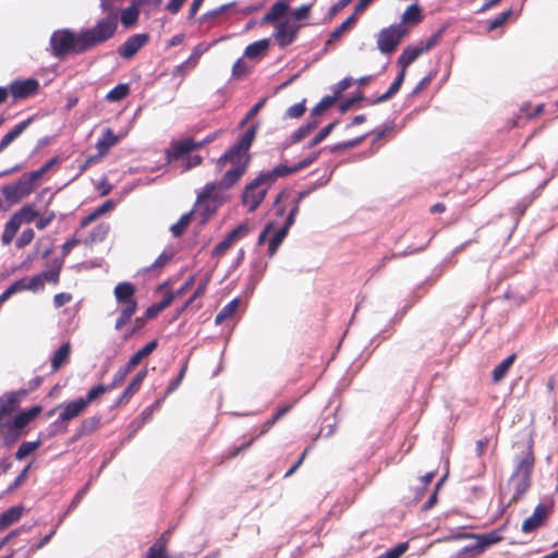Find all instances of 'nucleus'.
Segmentation results:
<instances>
[{"mask_svg": "<svg viewBox=\"0 0 558 558\" xmlns=\"http://www.w3.org/2000/svg\"><path fill=\"white\" fill-rule=\"evenodd\" d=\"M99 422H100V418L97 416H93V417H88V418L84 420L77 429V437H81L83 435L94 432L98 427Z\"/></svg>", "mask_w": 558, "mask_h": 558, "instance_id": "de8ad7c7", "label": "nucleus"}, {"mask_svg": "<svg viewBox=\"0 0 558 558\" xmlns=\"http://www.w3.org/2000/svg\"><path fill=\"white\" fill-rule=\"evenodd\" d=\"M289 5L286 1H277L271 5L269 11L264 15V23H271L281 19L288 11Z\"/></svg>", "mask_w": 558, "mask_h": 558, "instance_id": "cd10ccee", "label": "nucleus"}, {"mask_svg": "<svg viewBox=\"0 0 558 558\" xmlns=\"http://www.w3.org/2000/svg\"><path fill=\"white\" fill-rule=\"evenodd\" d=\"M27 389L5 392L0 397V403L4 404V409L10 414L14 411L15 407L22 401V399L27 396Z\"/></svg>", "mask_w": 558, "mask_h": 558, "instance_id": "dca6fc26", "label": "nucleus"}, {"mask_svg": "<svg viewBox=\"0 0 558 558\" xmlns=\"http://www.w3.org/2000/svg\"><path fill=\"white\" fill-rule=\"evenodd\" d=\"M22 511V507L14 506L0 513V531L16 522L20 519Z\"/></svg>", "mask_w": 558, "mask_h": 558, "instance_id": "a878e982", "label": "nucleus"}, {"mask_svg": "<svg viewBox=\"0 0 558 558\" xmlns=\"http://www.w3.org/2000/svg\"><path fill=\"white\" fill-rule=\"evenodd\" d=\"M278 179L272 170L262 171L247 183L242 192L241 202L247 208L248 213H254L265 199L268 190Z\"/></svg>", "mask_w": 558, "mask_h": 558, "instance_id": "20e7f679", "label": "nucleus"}, {"mask_svg": "<svg viewBox=\"0 0 558 558\" xmlns=\"http://www.w3.org/2000/svg\"><path fill=\"white\" fill-rule=\"evenodd\" d=\"M157 347L158 341L156 339L146 343L142 349H140L130 357V360L128 361L129 366H132L134 368L136 365L141 363L143 359L150 355L156 350Z\"/></svg>", "mask_w": 558, "mask_h": 558, "instance_id": "393cba45", "label": "nucleus"}, {"mask_svg": "<svg viewBox=\"0 0 558 558\" xmlns=\"http://www.w3.org/2000/svg\"><path fill=\"white\" fill-rule=\"evenodd\" d=\"M195 213L199 217V223L205 225L215 214L216 207L208 201L197 202Z\"/></svg>", "mask_w": 558, "mask_h": 558, "instance_id": "2f4dec72", "label": "nucleus"}, {"mask_svg": "<svg viewBox=\"0 0 558 558\" xmlns=\"http://www.w3.org/2000/svg\"><path fill=\"white\" fill-rule=\"evenodd\" d=\"M140 11L136 7L131 5L126 9H123L121 12V22L125 27H130L136 23L138 19Z\"/></svg>", "mask_w": 558, "mask_h": 558, "instance_id": "37998d69", "label": "nucleus"}, {"mask_svg": "<svg viewBox=\"0 0 558 558\" xmlns=\"http://www.w3.org/2000/svg\"><path fill=\"white\" fill-rule=\"evenodd\" d=\"M172 300H173V295L171 293H168L166 294L161 301H159L158 303H155L153 305H150L146 311H145V317L147 319H151L154 318L158 313H160L161 311H163L165 308H167L171 303H172Z\"/></svg>", "mask_w": 558, "mask_h": 558, "instance_id": "72a5a7b5", "label": "nucleus"}, {"mask_svg": "<svg viewBox=\"0 0 558 558\" xmlns=\"http://www.w3.org/2000/svg\"><path fill=\"white\" fill-rule=\"evenodd\" d=\"M40 445L41 440L22 442L15 452V459L19 461L24 460L27 456L38 449Z\"/></svg>", "mask_w": 558, "mask_h": 558, "instance_id": "4c0bfd02", "label": "nucleus"}, {"mask_svg": "<svg viewBox=\"0 0 558 558\" xmlns=\"http://www.w3.org/2000/svg\"><path fill=\"white\" fill-rule=\"evenodd\" d=\"M63 259L62 258H56L53 259L51 266L49 269L41 271L39 275L43 278V281L53 282L58 283L59 276L62 269Z\"/></svg>", "mask_w": 558, "mask_h": 558, "instance_id": "7c9ffc66", "label": "nucleus"}, {"mask_svg": "<svg viewBox=\"0 0 558 558\" xmlns=\"http://www.w3.org/2000/svg\"><path fill=\"white\" fill-rule=\"evenodd\" d=\"M108 391H111L108 387V385H97L95 387H93L86 395L85 398H83V402H84V405L87 408V405L93 402L94 400H96L97 398H99L100 396H102L104 393L108 392Z\"/></svg>", "mask_w": 558, "mask_h": 558, "instance_id": "09e8293b", "label": "nucleus"}, {"mask_svg": "<svg viewBox=\"0 0 558 558\" xmlns=\"http://www.w3.org/2000/svg\"><path fill=\"white\" fill-rule=\"evenodd\" d=\"M148 40V34H134L118 48V53L124 59H131Z\"/></svg>", "mask_w": 558, "mask_h": 558, "instance_id": "9d476101", "label": "nucleus"}, {"mask_svg": "<svg viewBox=\"0 0 558 558\" xmlns=\"http://www.w3.org/2000/svg\"><path fill=\"white\" fill-rule=\"evenodd\" d=\"M548 514V507L544 504H538L531 517L526 518L522 524V531L524 533H531L538 529L545 521Z\"/></svg>", "mask_w": 558, "mask_h": 558, "instance_id": "ddd939ff", "label": "nucleus"}, {"mask_svg": "<svg viewBox=\"0 0 558 558\" xmlns=\"http://www.w3.org/2000/svg\"><path fill=\"white\" fill-rule=\"evenodd\" d=\"M292 407H293V404L280 405L277 409L276 413L263 424L260 432L258 433V435L256 437L265 435L283 415H286L288 412H290Z\"/></svg>", "mask_w": 558, "mask_h": 558, "instance_id": "c756f323", "label": "nucleus"}, {"mask_svg": "<svg viewBox=\"0 0 558 558\" xmlns=\"http://www.w3.org/2000/svg\"><path fill=\"white\" fill-rule=\"evenodd\" d=\"M337 100V96H325L322 100L311 110V114L318 118L325 110L331 107Z\"/></svg>", "mask_w": 558, "mask_h": 558, "instance_id": "8fccbe9b", "label": "nucleus"}, {"mask_svg": "<svg viewBox=\"0 0 558 558\" xmlns=\"http://www.w3.org/2000/svg\"><path fill=\"white\" fill-rule=\"evenodd\" d=\"M233 241L226 235L213 250L214 255H222L231 245Z\"/></svg>", "mask_w": 558, "mask_h": 558, "instance_id": "774afa93", "label": "nucleus"}, {"mask_svg": "<svg viewBox=\"0 0 558 558\" xmlns=\"http://www.w3.org/2000/svg\"><path fill=\"white\" fill-rule=\"evenodd\" d=\"M248 230L246 223H240L234 229H232L227 235L234 242L241 239Z\"/></svg>", "mask_w": 558, "mask_h": 558, "instance_id": "338daca9", "label": "nucleus"}, {"mask_svg": "<svg viewBox=\"0 0 558 558\" xmlns=\"http://www.w3.org/2000/svg\"><path fill=\"white\" fill-rule=\"evenodd\" d=\"M476 547H477V542L475 539L473 543L468 544L464 547H462L460 549V551L458 553V557H460V558H474V557L481 555L482 550H480V548H476Z\"/></svg>", "mask_w": 558, "mask_h": 558, "instance_id": "5fc2aeb1", "label": "nucleus"}, {"mask_svg": "<svg viewBox=\"0 0 558 558\" xmlns=\"http://www.w3.org/2000/svg\"><path fill=\"white\" fill-rule=\"evenodd\" d=\"M311 165V160L303 159L299 161L294 166H286V165H279L272 168V173L276 175L277 179L286 178L288 175L294 174L299 172L300 170L306 168Z\"/></svg>", "mask_w": 558, "mask_h": 558, "instance_id": "5701e85b", "label": "nucleus"}, {"mask_svg": "<svg viewBox=\"0 0 558 558\" xmlns=\"http://www.w3.org/2000/svg\"><path fill=\"white\" fill-rule=\"evenodd\" d=\"M169 531L161 534V536L148 548L147 558H156V556L167 557L166 548L168 544Z\"/></svg>", "mask_w": 558, "mask_h": 558, "instance_id": "c85d7f7f", "label": "nucleus"}, {"mask_svg": "<svg viewBox=\"0 0 558 558\" xmlns=\"http://www.w3.org/2000/svg\"><path fill=\"white\" fill-rule=\"evenodd\" d=\"M514 360H515V354H511L508 357H506L504 361H501L494 368V371H493V380L495 383H498L499 380H501L506 376L507 372L509 371V368L513 364Z\"/></svg>", "mask_w": 558, "mask_h": 558, "instance_id": "f704fd0d", "label": "nucleus"}, {"mask_svg": "<svg viewBox=\"0 0 558 558\" xmlns=\"http://www.w3.org/2000/svg\"><path fill=\"white\" fill-rule=\"evenodd\" d=\"M59 409H61V411L58 418L62 423H65L77 417L85 411L86 407L84 405L83 398H78L76 400L60 404Z\"/></svg>", "mask_w": 558, "mask_h": 558, "instance_id": "4468645a", "label": "nucleus"}, {"mask_svg": "<svg viewBox=\"0 0 558 558\" xmlns=\"http://www.w3.org/2000/svg\"><path fill=\"white\" fill-rule=\"evenodd\" d=\"M51 54L54 58L63 59L69 53L81 54L85 51H80L81 32L75 34L70 28L58 29L50 36Z\"/></svg>", "mask_w": 558, "mask_h": 558, "instance_id": "423d86ee", "label": "nucleus"}, {"mask_svg": "<svg viewBox=\"0 0 558 558\" xmlns=\"http://www.w3.org/2000/svg\"><path fill=\"white\" fill-rule=\"evenodd\" d=\"M409 548L408 542L399 543L397 546L379 555L380 558H400Z\"/></svg>", "mask_w": 558, "mask_h": 558, "instance_id": "864d4df0", "label": "nucleus"}, {"mask_svg": "<svg viewBox=\"0 0 558 558\" xmlns=\"http://www.w3.org/2000/svg\"><path fill=\"white\" fill-rule=\"evenodd\" d=\"M39 83L35 78L14 81L10 85V92L15 99H24L37 92Z\"/></svg>", "mask_w": 558, "mask_h": 558, "instance_id": "f8f14e48", "label": "nucleus"}, {"mask_svg": "<svg viewBox=\"0 0 558 558\" xmlns=\"http://www.w3.org/2000/svg\"><path fill=\"white\" fill-rule=\"evenodd\" d=\"M512 14V10L508 9L501 13H499L496 17L489 20L488 22V28L490 31H494L498 27H500Z\"/></svg>", "mask_w": 558, "mask_h": 558, "instance_id": "6e6d98bb", "label": "nucleus"}, {"mask_svg": "<svg viewBox=\"0 0 558 558\" xmlns=\"http://www.w3.org/2000/svg\"><path fill=\"white\" fill-rule=\"evenodd\" d=\"M108 231H109L108 225H105V223L98 225L92 231V234H90L92 241H94V242L102 241L105 239V236L107 235Z\"/></svg>", "mask_w": 558, "mask_h": 558, "instance_id": "69168bd1", "label": "nucleus"}, {"mask_svg": "<svg viewBox=\"0 0 558 558\" xmlns=\"http://www.w3.org/2000/svg\"><path fill=\"white\" fill-rule=\"evenodd\" d=\"M404 77H405V73L403 71H400L399 74L397 75V77L391 83L388 90L386 93H384L383 95H380L379 97H377L376 99L372 100L371 105H378V104L385 102V101L389 100L392 96H395L401 88Z\"/></svg>", "mask_w": 558, "mask_h": 558, "instance_id": "4be33fe9", "label": "nucleus"}, {"mask_svg": "<svg viewBox=\"0 0 558 558\" xmlns=\"http://www.w3.org/2000/svg\"><path fill=\"white\" fill-rule=\"evenodd\" d=\"M34 236H35V232L33 229H31V228L25 229L22 231V233L17 238L15 244L19 248H22V247L28 245L33 241Z\"/></svg>", "mask_w": 558, "mask_h": 558, "instance_id": "052dcab7", "label": "nucleus"}, {"mask_svg": "<svg viewBox=\"0 0 558 558\" xmlns=\"http://www.w3.org/2000/svg\"><path fill=\"white\" fill-rule=\"evenodd\" d=\"M420 19L421 9L416 3H413L403 13L401 23H417Z\"/></svg>", "mask_w": 558, "mask_h": 558, "instance_id": "3c124183", "label": "nucleus"}, {"mask_svg": "<svg viewBox=\"0 0 558 558\" xmlns=\"http://www.w3.org/2000/svg\"><path fill=\"white\" fill-rule=\"evenodd\" d=\"M320 121L318 118L310 114L307 121L301 125L298 130L293 132L291 135V142L298 143L307 136L313 130H315L319 125Z\"/></svg>", "mask_w": 558, "mask_h": 558, "instance_id": "412c9836", "label": "nucleus"}, {"mask_svg": "<svg viewBox=\"0 0 558 558\" xmlns=\"http://www.w3.org/2000/svg\"><path fill=\"white\" fill-rule=\"evenodd\" d=\"M65 432H66V426H63L62 422L59 421V418H58L53 423H51L45 432L40 433V437L51 438L59 433L63 434Z\"/></svg>", "mask_w": 558, "mask_h": 558, "instance_id": "603ef678", "label": "nucleus"}, {"mask_svg": "<svg viewBox=\"0 0 558 558\" xmlns=\"http://www.w3.org/2000/svg\"><path fill=\"white\" fill-rule=\"evenodd\" d=\"M407 33V27L403 23L392 24L389 27L383 28L377 36V48L381 53H392L403 36Z\"/></svg>", "mask_w": 558, "mask_h": 558, "instance_id": "0eeeda50", "label": "nucleus"}, {"mask_svg": "<svg viewBox=\"0 0 558 558\" xmlns=\"http://www.w3.org/2000/svg\"><path fill=\"white\" fill-rule=\"evenodd\" d=\"M270 40L267 38L254 41L245 48L244 57L248 59H256L268 50Z\"/></svg>", "mask_w": 558, "mask_h": 558, "instance_id": "b1692460", "label": "nucleus"}, {"mask_svg": "<svg viewBox=\"0 0 558 558\" xmlns=\"http://www.w3.org/2000/svg\"><path fill=\"white\" fill-rule=\"evenodd\" d=\"M423 53V49L417 46H407L402 53L398 58V65L400 66V71L405 73L407 68L414 62L421 54Z\"/></svg>", "mask_w": 558, "mask_h": 558, "instance_id": "f3484780", "label": "nucleus"}, {"mask_svg": "<svg viewBox=\"0 0 558 558\" xmlns=\"http://www.w3.org/2000/svg\"><path fill=\"white\" fill-rule=\"evenodd\" d=\"M132 369L133 367L129 366V363L121 366L113 375L112 381L108 385L109 389L113 390L114 388L119 387L125 380L126 376Z\"/></svg>", "mask_w": 558, "mask_h": 558, "instance_id": "c03bdc74", "label": "nucleus"}, {"mask_svg": "<svg viewBox=\"0 0 558 558\" xmlns=\"http://www.w3.org/2000/svg\"><path fill=\"white\" fill-rule=\"evenodd\" d=\"M195 149V141L185 138L182 141L172 142L170 147L166 149L165 157L168 163L182 158Z\"/></svg>", "mask_w": 558, "mask_h": 558, "instance_id": "9b49d317", "label": "nucleus"}, {"mask_svg": "<svg viewBox=\"0 0 558 558\" xmlns=\"http://www.w3.org/2000/svg\"><path fill=\"white\" fill-rule=\"evenodd\" d=\"M29 424V421L20 412L14 416L12 422L8 424L9 433H14V439H17L19 437V430L23 429L25 426Z\"/></svg>", "mask_w": 558, "mask_h": 558, "instance_id": "79ce46f5", "label": "nucleus"}, {"mask_svg": "<svg viewBox=\"0 0 558 558\" xmlns=\"http://www.w3.org/2000/svg\"><path fill=\"white\" fill-rule=\"evenodd\" d=\"M301 26V24L291 23L289 21L280 22L276 27V33L274 34L278 45L281 48L291 45L294 41Z\"/></svg>", "mask_w": 558, "mask_h": 558, "instance_id": "1a4fd4ad", "label": "nucleus"}, {"mask_svg": "<svg viewBox=\"0 0 558 558\" xmlns=\"http://www.w3.org/2000/svg\"><path fill=\"white\" fill-rule=\"evenodd\" d=\"M129 84L121 83L108 92V94L106 95V100L110 102H118L124 99L129 95Z\"/></svg>", "mask_w": 558, "mask_h": 558, "instance_id": "c9c22d12", "label": "nucleus"}, {"mask_svg": "<svg viewBox=\"0 0 558 558\" xmlns=\"http://www.w3.org/2000/svg\"><path fill=\"white\" fill-rule=\"evenodd\" d=\"M209 46L201 43L196 45L191 53V56L185 60V64L193 69L197 63L203 53L208 50Z\"/></svg>", "mask_w": 558, "mask_h": 558, "instance_id": "49530a36", "label": "nucleus"}, {"mask_svg": "<svg viewBox=\"0 0 558 558\" xmlns=\"http://www.w3.org/2000/svg\"><path fill=\"white\" fill-rule=\"evenodd\" d=\"M258 124L251 125L218 159L217 168L222 170L228 163L231 168L218 182V187L229 190L234 186L247 171L252 161L250 149L256 137Z\"/></svg>", "mask_w": 558, "mask_h": 558, "instance_id": "f257e3e1", "label": "nucleus"}, {"mask_svg": "<svg viewBox=\"0 0 558 558\" xmlns=\"http://www.w3.org/2000/svg\"><path fill=\"white\" fill-rule=\"evenodd\" d=\"M118 142L119 136H117L111 129H105L96 143L98 156H105Z\"/></svg>", "mask_w": 558, "mask_h": 558, "instance_id": "2eb2a0df", "label": "nucleus"}, {"mask_svg": "<svg viewBox=\"0 0 558 558\" xmlns=\"http://www.w3.org/2000/svg\"><path fill=\"white\" fill-rule=\"evenodd\" d=\"M312 7L313 4L312 3H306V4H303L301 5L300 8L298 9H294L291 14L293 16V19L295 21H303V20H306L311 13V10H312Z\"/></svg>", "mask_w": 558, "mask_h": 558, "instance_id": "680f3d73", "label": "nucleus"}, {"mask_svg": "<svg viewBox=\"0 0 558 558\" xmlns=\"http://www.w3.org/2000/svg\"><path fill=\"white\" fill-rule=\"evenodd\" d=\"M193 214H194V210H191V211L182 215L181 218L174 225H172L170 227V231L174 238H179L185 232L187 226L191 222V218H192Z\"/></svg>", "mask_w": 558, "mask_h": 558, "instance_id": "e433bc0d", "label": "nucleus"}, {"mask_svg": "<svg viewBox=\"0 0 558 558\" xmlns=\"http://www.w3.org/2000/svg\"><path fill=\"white\" fill-rule=\"evenodd\" d=\"M267 268V263L256 262L248 278L247 293L253 294L256 286L259 283Z\"/></svg>", "mask_w": 558, "mask_h": 558, "instance_id": "bb28decb", "label": "nucleus"}, {"mask_svg": "<svg viewBox=\"0 0 558 558\" xmlns=\"http://www.w3.org/2000/svg\"><path fill=\"white\" fill-rule=\"evenodd\" d=\"M12 216H16L17 221L22 223H31L33 222L37 216L38 213L33 208L31 205L23 206L20 210L14 213Z\"/></svg>", "mask_w": 558, "mask_h": 558, "instance_id": "58836bf2", "label": "nucleus"}, {"mask_svg": "<svg viewBox=\"0 0 558 558\" xmlns=\"http://www.w3.org/2000/svg\"><path fill=\"white\" fill-rule=\"evenodd\" d=\"M119 23L118 12H111L99 19L95 26L81 31L80 51H87L112 38Z\"/></svg>", "mask_w": 558, "mask_h": 558, "instance_id": "7ed1b4c3", "label": "nucleus"}, {"mask_svg": "<svg viewBox=\"0 0 558 558\" xmlns=\"http://www.w3.org/2000/svg\"><path fill=\"white\" fill-rule=\"evenodd\" d=\"M305 112V100L294 104L291 107H289L286 111L284 117L290 119H296L303 116Z\"/></svg>", "mask_w": 558, "mask_h": 558, "instance_id": "13d9d810", "label": "nucleus"}, {"mask_svg": "<svg viewBox=\"0 0 558 558\" xmlns=\"http://www.w3.org/2000/svg\"><path fill=\"white\" fill-rule=\"evenodd\" d=\"M29 469H31V464H27L21 471V473L15 477V480L8 486V488L5 489V493H12L17 487H20L22 485V483L25 481V478H26V476L28 474Z\"/></svg>", "mask_w": 558, "mask_h": 558, "instance_id": "bf43d9fd", "label": "nucleus"}, {"mask_svg": "<svg viewBox=\"0 0 558 558\" xmlns=\"http://www.w3.org/2000/svg\"><path fill=\"white\" fill-rule=\"evenodd\" d=\"M338 121H333L326 126H324L306 145V148H312L322 143L329 134L333 131Z\"/></svg>", "mask_w": 558, "mask_h": 558, "instance_id": "a19ab883", "label": "nucleus"}, {"mask_svg": "<svg viewBox=\"0 0 558 558\" xmlns=\"http://www.w3.org/2000/svg\"><path fill=\"white\" fill-rule=\"evenodd\" d=\"M70 355H71L70 342L62 343L51 357L52 372H57L60 367H62L65 363H68Z\"/></svg>", "mask_w": 558, "mask_h": 558, "instance_id": "aec40b11", "label": "nucleus"}, {"mask_svg": "<svg viewBox=\"0 0 558 558\" xmlns=\"http://www.w3.org/2000/svg\"><path fill=\"white\" fill-rule=\"evenodd\" d=\"M32 118H28L17 123L10 130L0 141V153L3 151L13 141H15L32 123Z\"/></svg>", "mask_w": 558, "mask_h": 558, "instance_id": "a211bd4d", "label": "nucleus"}, {"mask_svg": "<svg viewBox=\"0 0 558 558\" xmlns=\"http://www.w3.org/2000/svg\"><path fill=\"white\" fill-rule=\"evenodd\" d=\"M140 390V387L131 380V383L128 385V387L122 392L121 397L117 401V404H121L123 402H126L129 399H131L137 391Z\"/></svg>", "mask_w": 558, "mask_h": 558, "instance_id": "e2e57ef3", "label": "nucleus"}, {"mask_svg": "<svg viewBox=\"0 0 558 558\" xmlns=\"http://www.w3.org/2000/svg\"><path fill=\"white\" fill-rule=\"evenodd\" d=\"M355 22L354 14H351L344 22H342L338 27H336L329 35V39L326 45L331 44L332 41L339 39L344 32Z\"/></svg>", "mask_w": 558, "mask_h": 558, "instance_id": "ea45409f", "label": "nucleus"}, {"mask_svg": "<svg viewBox=\"0 0 558 558\" xmlns=\"http://www.w3.org/2000/svg\"><path fill=\"white\" fill-rule=\"evenodd\" d=\"M500 532L501 529H497L488 533L472 535V537L477 542L476 548H480V550L483 553L489 546L500 542L502 539Z\"/></svg>", "mask_w": 558, "mask_h": 558, "instance_id": "6ab92c4d", "label": "nucleus"}, {"mask_svg": "<svg viewBox=\"0 0 558 558\" xmlns=\"http://www.w3.org/2000/svg\"><path fill=\"white\" fill-rule=\"evenodd\" d=\"M240 304V299L239 298H234L233 300H231L229 303H227L221 310L220 312L216 315L215 317V324L216 325H219L221 324L223 320L230 318L238 310V306Z\"/></svg>", "mask_w": 558, "mask_h": 558, "instance_id": "473e14b6", "label": "nucleus"}, {"mask_svg": "<svg viewBox=\"0 0 558 558\" xmlns=\"http://www.w3.org/2000/svg\"><path fill=\"white\" fill-rule=\"evenodd\" d=\"M113 293L120 306V314L116 320L114 329L120 330L131 320L137 310V302L134 298L135 287L131 282H120L116 286Z\"/></svg>", "mask_w": 558, "mask_h": 558, "instance_id": "39448f33", "label": "nucleus"}, {"mask_svg": "<svg viewBox=\"0 0 558 558\" xmlns=\"http://www.w3.org/2000/svg\"><path fill=\"white\" fill-rule=\"evenodd\" d=\"M185 371H186V366H183L181 368L180 373L178 374V376L170 381V384L168 385V387L166 389V396H169L170 393H172L173 391H175L178 389V387L181 385V383L184 378Z\"/></svg>", "mask_w": 558, "mask_h": 558, "instance_id": "0e129e2a", "label": "nucleus"}, {"mask_svg": "<svg viewBox=\"0 0 558 558\" xmlns=\"http://www.w3.org/2000/svg\"><path fill=\"white\" fill-rule=\"evenodd\" d=\"M288 234L284 233V230H277L275 234L270 238L268 243V256L272 257L279 246L282 244L283 240L286 239Z\"/></svg>", "mask_w": 558, "mask_h": 558, "instance_id": "a18cd8bd", "label": "nucleus"}, {"mask_svg": "<svg viewBox=\"0 0 558 558\" xmlns=\"http://www.w3.org/2000/svg\"><path fill=\"white\" fill-rule=\"evenodd\" d=\"M33 191L31 184L23 175L14 183L4 185L2 194L9 203H17Z\"/></svg>", "mask_w": 558, "mask_h": 558, "instance_id": "6e6552de", "label": "nucleus"}, {"mask_svg": "<svg viewBox=\"0 0 558 558\" xmlns=\"http://www.w3.org/2000/svg\"><path fill=\"white\" fill-rule=\"evenodd\" d=\"M266 102V99H262L259 100L257 104H255L250 110L248 112L245 114V117L240 121L239 123V128H243L244 125H246L248 123L250 120H252L257 113L258 111L264 107Z\"/></svg>", "mask_w": 558, "mask_h": 558, "instance_id": "4d7b16f0", "label": "nucleus"}, {"mask_svg": "<svg viewBox=\"0 0 558 558\" xmlns=\"http://www.w3.org/2000/svg\"><path fill=\"white\" fill-rule=\"evenodd\" d=\"M534 466V456L531 450L517 457L514 471L509 480V487L513 489L511 498L506 500V495L500 496V504L507 508L517 502L531 486V475Z\"/></svg>", "mask_w": 558, "mask_h": 558, "instance_id": "f03ea898", "label": "nucleus"}]
</instances>
